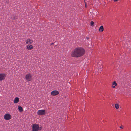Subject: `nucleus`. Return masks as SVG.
<instances>
[{
  "label": "nucleus",
  "instance_id": "2eb2a0df",
  "mask_svg": "<svg viewBox=\"0 0 131 131\" xmlns=\"http://www.w3.org/2000/svg\"><path fill=\"white\" fill-rule=\"evenodd\" d=\"M94 22L92 21L91 22V26H93Z\"/></svg>",
  "mask_w": 131,
  "mask_h": 131
},
{
  "label": "nucleus",
  "instance_id": "6e6552de",
  "mask_svg": "<svg viewBox=\"0 0 131 131\" xmlns=\"http://www.w3.org/2000/svg\"><path fill=\"white\" fill-rule=\"evenodd\" d=\"M26 44H30L32 43L33 42L32 40L31 39H27L26 41Z\"/></svg>",
  "mask_w": 131,
  "mask_h": 131
},
{
  "label": "nucleus",
  "instance_id": "ddd939ff",
  "mask_svg": "<svg viewBox=\"0 0 131 131\" xmlns=\"http://www.w3.org/2000/svg\"><path fill=\"white\" fill-rule=\"evenodd\" d=\"M119 105L117 104H116L115 105V107L117 109H118L119 108Z\"/></svg>",
  "mask_w": 131,
  "mask_h": 131
},
{
  "label": "nucleus",
  "instance_id": "6ab92c4d",
  "mask_svg": "<svg viewBox=\"0 0 131 131\" xmlns=\"http://www.w3.org/2000/svg\"><path fill=\"white\" fill-rule=\"evenodd\" d=\"M118 1V0H114V2H117Z\"/></svg>",
  "mask_w": 131,
  "mask_h": 131
},
{
  "label": "nucleus",
  "instance_id": "423d86ee",
  "mask_svg": "<svg viewBox=\"0 0 131 131\" xmlns=\"http://www.w3.org/2000/svg\"><path fill=\"white\" fill-rule=\"evenodd\" d=\"M5 74L4 73L0 74V80L2 81L5 79Z\"/></svg>",
  "mask_w": 131,
  "mask_h": 131
},
{
  "label": "nucleus",
  "instance_id": "f8f14e48",
  "mask_svg": "<svg viewBox=\"0 0 131 131\" xmlns=\"http://www.w3.org/2000/svg\"><path fill=\"white\" fill-rule=\"evenodd\" d=\"M18 109L19 112H21L23 111V108L20 105L18 106Z\"/></svg>",
  "mask_w": 131,
  "mask_h": 131
},
{
  "label": "nucleus",
  "instance_id": "a211bd4d",
  "mask_svg": "<svg viewBox=\"0 0 131 131\" xmlns=\"http://www.w3.org/2000/svg\"><path fill=\"white\" fill-rule=\"evenodd\" d=\"M115 86H114V85H112V87L113 88H115Z\"/></svg>",
  "mask_w": 131,
  "mask_h": 131
},
{
  "label": "nucleus",
  "instance_id": "9d476101",
  "mask_svg": "<svg viewBox=\"0 0 131 131\" xmlns=\"http://www.w3.org/2000/svg\"><path fill=\"white\" fill-rule=\"evenodd\" d=\"M27 47L28 50H31L33 48V46L32 45H28L27 46Z\"/></svg>",
  "mask_w": 131,
  "mask_h": 131
},
{
  "label": "nucleus",
  "instance_id": "f3484780",
  "mask_svg": "<svg viewBox=\"0 0 131 131\" xmlns=\"http://www.w3.org/2000/svg\"><path fill=\"white\" fill-rule=\"evenodd\" d=\"M120 128L121 129H123V126L122 125L120 127Z\"/></svg>",
  "mask_w": 131,
  "mask_h": 131
},
{
  "label": "nucleus",
  "instance_id": "4468645a",
  "mask_svg": "<svg viewBox=\"0 0 131 131\" xmlns=\"http://www.w3.org/2000/svg\"><path fill=\"white\" fill-rule=\"evenodd\" d=\"M112 84L113 85L115 86H116L117 85V84L116 83V81H114L112 83Z\"/></svg>",
  "mask_w": 131,
  "mask_h": 131
},
{
  "label": "nucleus",
  "instance_id": "7ed1b4c3",
  "mask_svg": "<svg viewBox=\"0 0 131 131\" xmlns=\"http://www.w3.org/2000/svg\"><path fill=\"white\" fill-rule=\"evenodd\" d=\"M25 78L28 81H30L33 79L32 75L30 73L27 74L25 77Z\"/></svg>",
  "mask_w": 131,
  "mask_h": 131
},
{
  "label": "nucleus",
  "instance_id": "dca6fc26",
  "mask_svg": "<svg viewBox=\"0 0 131 131\" xmlns=\"http://www.w3.org/2000/svg\"><path fill=\"white\" fill-rule=\"evenodd\" d=\"M101 70L100 69H98V70H97H97H96V72H98V71H101Z\"/></svg>",
  "mask_w": 131,
  "mask_h": 131
},
{
  "label": "nucleus",
  "instance_id": "1a4fd4ad",
  "mask_svg": "<svg viewBox=\"0 0 131 131\" xmlns=\"http://www.w3.org/2000/svg\"><path fill=\"white\" fill-rule=\"evenodd\" d=\"M19 101V99L18 97H16L14 99V103L16 104L18 103Z\"/></svg>",
  "mask_w": 131,
  "mask_h": 131
},
{
  "label": "nucleus",
  "instance_id": "0eeeda50",
  "mask_svg": "<svg viewBox=\"0 0 131 131\" xmlns=\"http://www.w3.org/2000/svg\"><path fill=\"white\" fill-rule=\"evenodd\" d=\"M59 92L57 91L54 90L52 91L51 93V94L53 96H55L59 94Z\"/></svg>",
  "mask_w": 131,
  "mask_h": 131
},
{
  "label": "nucleus",
  "instance_id": "9b49d317",
  "mask_svg": "<svg viewBox=\"0 0 131 131\" xmlns=\"http://www.w3.org/2000/svg\"><path fill=\"white\" fill-rule=\"evenodd\" d=\"M99 31L100 32H102L103 31L104 28L102 26H100L99 29Z\"/></svg>",
  "mask_w": 131,
  "mask_h": 131
},
{
  "label": "nucleus",
  "instance_id": "f257e3e1",
  "mask_svg": "<svg viewBox=\"0 0 131 131\" xmlns=\"http://www.w3.org/2000/svg\"><path fill=\"white\" fill-rule=\"evenodd\" d=\"M85 52V50L82 48L78 47L74 49L72 52L71 56L72 57H79L83 56Z\"/></svg>",
  "mask_w": 131,
  "mask_h": 131
},
{
  "label": "nucleus",
  "instance_id": "f03ea898",
  "mask_svg": "<svg viewBox=\"0 0 131 131\" xmlns=\"http://www.w3.org/2000/svg\"><path fill=\"white\" fill-rule=\"evenodd\" d=\"M32 131H37L40 130L41 129V127H39V124H34L32 125Z\"/></svg>",
  "mask_w": 131,
  "mask_h": 131
},
{
  "label": "nucleus",
  "instance_id": "20e7f679",
  "mask_svg": "<svg viewBox=\"0 0 131 131\" xmlns=\"http://www.w3.org/2000/svg\"><path fill=\"white\" fill-rule=\"evenodd\" d=\"M45 110H38L37 112V114L40 115H43L45 114Z\"/></svg>",
  "mask_w": 131,
  "mask_h": 131
},
{
  "label": "nucleus",
  "instance_id": "39448f33",
  "mask_svg": "<svg viewBox=\"0 0 131 131\" xmlns=\"http://www.w3.org/2000/svg\"><path fill=\"white\" fill-rule=\"evenodd\" d=\"M4 118L6 120H9L10 119L12 118L11 115L8 113L5 114L4 116Z\"/></svg>",
  "mask_w": 131,
  "mask_h": 131
}]
</instances>
